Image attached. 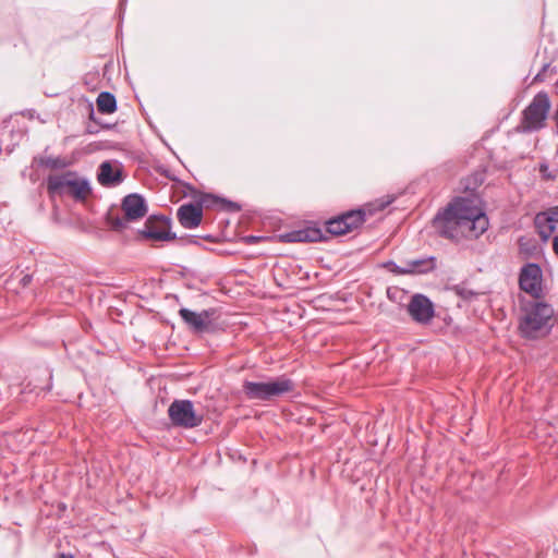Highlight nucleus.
Here are the masks:
<instances>
[{"instance_id":"e433bc0d","label":"nucleus","mask_w":558,"mask_h":558,"mask_svg":"<svg viewBox=\"0 0 558 558\" xmlns=\"http://www.w3.org/2000/svg\"><path fill=\"white\" fill-rule=\"evenodd\" d=\"M556 125H557V133H558V119H555Z\"/></svg>"},{"instance_id":"20e7f679","label":"nucleus","mask_w":558,"mask_h":558,"mask_svg":"<svg viewBox=\"0 0 558 558\" xmlns=\"http://www.w3.org/2000/svg\"><path fill=\"white\" fill-rule=\"evenodd\" d=\"M242 389L248 400L270 401L291 392L294 389V383L286 376L269 381L244 380Z\"/></svg>"},{"instance_id":"4be33fe9","label":"nucleus","mask_w":558,"mask_h":558,"mask_svg":"<svg viewBox=\"0 0 558 558\" xmlns=\"http://www.w3.org/2000/svg\"><path fill=\"white\" fill-rule=\"evenodd\" d=\"M452 290L462 300L469 301V302L473 301L478 295L477 292H475L474 290L468 288L465 284H456L452 288Z\"/></svg>"},{"instance_id":"2eb2a0df","label":"nucleus","mask_w":558,"mask_h":558,"mask_svg":"<svg viewBox=\"0 0 558 558\" xmlns=\"http://www.w3.org/2000/svg\"><path fill=\"white\" fill-rule=\"evenodd\" d=\"M279 239L284 243H307L325 241L327 240V236L324 234V231L320 228L315 226H307L303 229L281 233Z\"/></svg>"},{"instance_id":"f03ea898","label":"nucleus","mask_w":558,"mask_h":558,"mask_svg":"<svg viewBox=\"0 0 558 558\" xmlns=\"http://www.w3.org/2000/svg\"><path fill=\"white\" fill-rule=\"evenodd\" d=\"M216 205H219L222 210L228 213H238L241 210L240 204L218 195L207 193L201 196L198 204L187 203L180 206L177 213L178 220L185 229H194L202 222L203 206L208 208Z\"/></svg>"},{"instance_id":"c756f323","label":"nucleus","mask_w":558,"mask_h":558,"mask_svg":"<svg viewBox=\"0 0 558 558\" xmlns=\"http://www.w3.org/2000/svg\"><path fill=\"white\" fill-rule=\"evenodd\" d=\"M56 558H75L72 554L60 553L56 555Z\"/></svg>"},{"instance_id":"4468645a","label":"nucleus","mask_w":558,"mask_h":558,"mask_svg":"<svg viewBox=\"0 0 558 558\" xmlns=\"http://www.w3.org/2000/svg\"><path fill=\"white\" fill-rule=\"evenodd\" d=\"M534 221L541 239L547 241L555 232H558V205L538 213Z\"/></svg>"},{"instance_id":"f704fd0d","label":"nucleus","mask_w":558,"mask_h":558,"mask_svg":"<svg viewBox=\"0 0 558 558\" xmlns=\"http://www.w3.org/2000/svg\"><path fill=\"white\" fill-rule=\"evenodd\" d=\"M90 119L95 121L93 107H90Z\"/></svg>"},{"instance_id":"393cba45","label":"nucleus","mask_w":558,"mask_h":558,"mask_svg":"<svg viewBox=\"0 0 558 558\" xmlns=\"http://www.w3.org/2000/svg\"><path fill=\"white\" fill-rule=\"evenodd\" d=\"M539 171L541 173L543 174V177L547 178V179H555V174H551L549 172V167L547 163H542L539 166Z\"/></svg>"},{"instance_id":"72a5a7b5","label":"nucleus","mask_w":558,"mask_h":558,"mask_svg":"<svg viewBox=\"0 0 558 558\" xmlns=\"http://www.w3.org/2000/svg\"><path fill=\"white\" fill-rule=\"evenodd\" d=\"M97 131L96 130H93V128H87V133L89 134H95Z\"/></svg>"},{"instance_id":"b1692460","label":"nucleus","mask_w":558,"mask_h":558,"mask_svg":"<svg viewBox=\"0 0 558 558\" xmlns=\"http://www.w3.org/2000/svg\"><path fill=\"white\" fill-rule=\"evenodd\" d=\"M550 69V63H545L539 72L534 76L532 83H541L545 81V74Z\"/></svg>"},{"instance_id":"0eeeda50","label":"nucleus","mask_w":558,"mask_h":558,"mask_svg":"<svg viewBox=\"0 0 558 558\" xmlns=\"http://www.w3.org/2000/svg\"><path fill=\"white\" fill-rule=\"evenodd\" d=\"M168 416L175 427L191 429L203 423L204 415L197 412L194 403L187 399H175L168 408Z\"/></svg>"},{"instance_id":"cd10ccee","label":"nucleus","mask_w":558,"mask_h":558,"mask_svg":"<svg viewBox=\"0 0 558 558\" xmlns=\"http://www.w3.org/2000/svg\"><path fill=\"white\" fill-rule=\"evenodd\" d=\"M260 240L259 236H255V235H248V236H245L244 241L247 243V244H254L256 242H258Z\"/></svg>"},{"instance_id":"bb28decb","label":"nucleus","mask_w":558,"mask_h":558,"mask_svg":"<svg viewBox=\"0 0 558 558\" xmlns=\"http://www.w3.org/2000/svg\"><path fill=\"white\" fill-rule=\"evenodd\" d=\"M32 279H33V276H32V275L26 274V275H24V276L21 278L20 282H21V284H22L23 287H26V286H28V284L31 283Z\"/></svg>"},{"instance_id":"412c9836","label":"nucleus","mask_w":558,"mask_h":558,"mask_svg":"<svg viewBox=\"0 0 558 558\" xmlns=\"http://www.w3.org/2000/svg\"><path fill=\"white\" fill-rule=\"evenodd\" d=\"M39 165L44 166L46 168H50V169H64V168L69 167L70 162L66 161V159L62 158V157L47 156V157H41L39 159Z\"/></svg>"},{"instance_id":"6ab92c4d","label":"nucleus","mask_w":558,"mask_h":558,"mask_svg":"<svg viewBox=\"0 0 558 558\" xmlns=\"http://www.w3.org/2000/svg\"><path fill=\"white\" fill-rule=\"evenodd\" d=\"M340 216L348 225L350 232L362 226L366 217L365 211L362 209L349 210Z\"/></svg>"},{"instance_id":"7ed1b4c3","label":"nucleus","mask_w":558,"mask_h":558,"mask_svg":"<svg viewBox=\"0 0 558 558\" xmlns=\"http://www.w3.org/2000/svg\"><path fill=\"white\" fill-rule=\"evenodd\" d=\"M47 190L51 195H69L77 202L85 201L92 193L89 181L85 178H77L74 171L50 174L47 178Z\"/></svg>"},{"instance_id":"a211bd4d","label":"nucleus","mask_w":558,"mask_h":558,"mask_svg":"<svg viewBox=\"0 0 558 558\" xmlns=\"http://www.w3.org/2000/svg\"><path fill=\"white\" fill-rule=\"evenodd\" d=\"M97 110L102 114H110L117 110V99L110 92H101L97 97Z\"/></svg>"},{"instance_id":"f257e3e1","label":"nucleus","mask_w":558,"mask_h":558,"mask_svg":"<svg viewBox=\"0 0 558 558\" xmlns=\"http://www.w3.org/2000/svg\"><path fill=\"white\" fill-rule=\"evenodd\" d=\"M520 310L519 331L524 339L536 340L551 332L555 311L550 304L537 299L522 300Z\"/></svg>"},{"instance_id":"7c9ffc66","label":"nucleus","mask_w":558,"mask_h":558,"mask_svg":"<svg viewBox=\"0 0 558 558\" xmlns=\"http://www.w3.org/2000/svg\"><path fill=\"white\" fill-rule=\"evenodd\" d=\"M187 243H192V244H197L198 243V239L197 236L195 235H190L186 240Z\"/></svg>"},{"instance_id":"9b49d317","label":"nucleus","mask_w":558,"mask_h":558,"mask_svg":"<svg viewBox=\"0 0 558 558\" xmlns=\"http://www.w3.org/2000/svg\"><path fill=\"white\" fill-rule=\"evenodd\" d=\"M217 311L215 308L203 310L199 313L185 307L179 310L181 319L193 332L196 333L214 331V317Z\"/></svg>"},{"instance_id":"9d476101","label":"nucleus","mask_w":558,"mask_h":558,"mask_svg":"<svg viewBox=\"0 0 558 558\" xmlns=\"http://www.w3.org/2000/svg\"><path fill=\"white\" fill-rule=\"evenodd\" d=\"M171 218L167 216L151 215L145 221L140 234L154 241H172L177 234L170 231Z\"/></svg>"},{"instance_id":"f3484780","label":"nucleus","mask_w":558,"mask_h":558,"mask_svg":"<svg viewBox=\"0 0 558 558\" xmlns=\"http://www.w3.org/2000/svg\"><path fill=\"white\" fill-rule=\"evenodd\" d=\"M436 268V257L428 256L423 258H416L407 260L405 271L407 274L425 275L433 271Z\"/></svg>"},{"instance_id":"2f4dec72","label":"nucleus","mask_w":558,"mask_h":558,"mask_svg":"<svg viewBox=\"0 0 558 558\" xmlns=\"http://www.w3.org/2000/svg\"><path fill=\"white\" fill-rule=\"evenodd\" d=\"M126 0H120V11L122 12L124 10Z\"/></svg>"},{"instance_id":"c9c22d12","label":"nucleus","mask_w":558,"mask_h":558,"mask_svg":"<svg viewBox=\"0 0 558 558\" xmlns=\"http://www.w3.org/2000/svg\"><path fill=\"white\" fill-rule=\"evenodd\" d=\"M554 119H558V107H557V110H556Z\"/></svg>"},{"instance_id":"aec40b11","label":"nucleus","mask_w":558,"mask_h":558,"mask_svg":"<svg viewBox=\"0 0 558 558\" xmlns=\"http://www.w3.org/2000/svg\"><path fill=\"white\" fill-rule=\"evenodd\" d=\"M326 232L330 235H343L349 233V227L341 216L326 221Z\"/></svg>"},{"instance_id":"5701e85b","label":"nucleus","mask_w":558,"mask_h":558,"mask_svg":"<svg viewBox=\"0 0 558 558\" xmlns=\"http://www.w3.org/2000/svg\"><path fill=\"white\" fill-rule=\"evenodd\" d=\"M383 267H385L386 269H388L390 272H392L395 275H407L405 266L401 267V266L397 265L393 260H388V262L384 263Z\"/></svg>"},{"instance_id":"6e6552de","label":"nucleus","mask_w":558,"mask_h":558,"mask_svg":"<svg viewBox=\"0 0 558 558\" xmlns=\"http://www.w3.org/2000/svg\"><path fill=\"white\" fill-rule=\"evenodd\" d=\"M453 213V206H447L438 211L433 219V227L436 232L446 239L458 240L460 236H470L465 222Z\"/></svg>"},{"instance_id":"c85d7f7f","label":"nucleus","mask_w":558,"mask_h":558,"mask_svg":"<svg viewBox=\"0 0 558 558\" xmlns=\"http://www.w3.org/2000/svg\"><path fill=\"white\" fill-rule=\"evenodd\" d=\"M554 252L558 255V234L553 240Z\"/></svg>"},{"instance_id":"473e14b6","label":"nucleus","mask_w":558,"mask_h":558,"mask_svg":"<svg viewBox=\"0 0 558 558\" xmlns=\"http://www.w3.org/2000/svg\"><path fill=\"white\" fill-rule=\"evenodd\" d=\"M387 296H388L389 300H393L390 288L387 289Z\"/></svg>"},{"instance_id":"ddd939ff","label":"nucleus","mask_w":558,"mask_h":558,"mask_svg":"<svg viewBox=\"0 0 558 558\" xmlns=\"http://www.w3.org/2000/svg\"><path fill=\"white\" fill-rule=\"evenodd\" d=\"M519 287L533 299H539L542 289V268L536 263H526L519 274Z\"/></svg>"},{"instance_id":"a878e982","label":"nucleus","mask_w":558,"mask_h":558,"mask_svg":"<svg viewBox=\"0 0 558 558\" xmlns=\"http://www.w3.org/2000/svg\"><path fill=\"white\" fill-rule=\"evenodd\" d=\"M48 377V384L45 387H41L40 390L45 392H49L52 388V374L50 371H46Z\"/></svg>"},{"instance_id":"1a4fd4ad","label":"nucleus","mask_w":558,"mask_h":558,"mask_svg":"<svg viewBox=\"0 0 558 558\" xmlns=\"http://www.w3.org/2000/svg\"><path fill=\"white\" fill-rule=\"evenodd\" d=\"M121 207L125 217H117L111 220V227L116 231H121L125 228L128 221H135L141 219L147 213L146 201L142 195L137 193L126 195L122 201Z\"/></svg>"},{"instance_id":"423d86ee","label":"nucleus","mask_w":558,"mask_h":558,"mask_svg":"<svg viewBox=\"0 0 558 558\" xmlns=\"http://www.w3.org/2000/svg\"><path fill=\"white\" fill-rule=\"evenodd\" d=\"M551 108L549 95L545 90L538 92L529 106L522 111L524 132H535L545 128Z\"/></svg>"},{"instance_id":"f8f14e48","label":"nucleus","mask_w":558,"mask_h":558,"mask_svg":"<svg viewBox=\"0 0 558 558\" xmlns=\"http://www.w3.org/2000/svg\"><path fill=\"white\" fill-rule=\"evenodd\" d=\"M407 312L413 322L420 325H428L435 317V306L432 300L422 293L411 296Z\"/></svg>"},{"instance_id":"39448f33","label":"nucleus","mask_w":558,"mask_h":558,"mask_svg":"<svg viewBox=\"0 0 558 558\" xmlns=\"http://www.w3.org/2000/svg\"><path fill=\"white\" fill-rule=\"evenodd\" d=\"M448 206H453V213L458 219L465 222L468 234L471 238H478L483 234L488 226V218L486 214L473 204V201L462 197L450 203Z\"/></svg>"},{"instance_id":"dca6fc26","label":"nucleus","mask_w":558,"mask_h":558,"mask_svg":"<svg viewBox=\"0 0 558 558\" xmlns=\"http://www.w3.org/2000/svg\"><path fill=\"white\" fill-rule=\"evenodd\" d=\"M97 180L102 186H117L123 181L122 171L114 170L110 161H104L98 168Z\"/></svg>"}]
</instances>
